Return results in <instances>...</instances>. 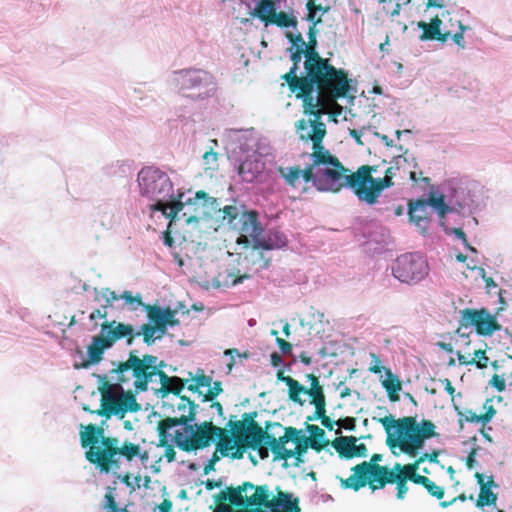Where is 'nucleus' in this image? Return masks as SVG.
Returning <instances> with one entry per match:
<instances>
[{"mask_svg":"<svg viewBox=\"0 0 512 512\" xmlns=\"http://www.w3.org/2000/svg\"><path fill=\"white\" fill-rule=\"evenodd\" d=\"M250 275L247 273L240 274L239 271H227L226 283L235 286L239 283H242L245 279H249Z\"/></svg>","mask_w":512,"mask_h":512,"instance_id":"47","label":"nucleus"},{"mask_svg":"<svg viewBox=\"0 0 512 512\" xmlns=\"http://www.w3.org/2000/svg\"><path fill=\"white\" fill-rule=\"evenodd\" d=\"M104 500V509H106L107 512L115 511L116 508H118L115 497L113 496L111 491L105 494Z\"/></svg>","mask_w":512,"mask_h":512,"instance_id":"56","label":"nucleus"},{"mask_svg":"<svg viewBox=\"0 0 512 512\" xmlns=\"http://www.w3.org/2000/svg\"><path fill=\"white\" fill-rule=\"evenodd\" d=\"M387 378L383 381V387L387 392H398L401 390V382L390 369H386Z\"/></svg>","mask_w":512,"mask_h":512,"instance_id":"41","label":"nucleus"},{"mask_svg":"<svg viewBox=\"0 0 512 512\" xmlns=\"http://www.w3.org/2000/svg\"><path fill=\"white\" fill-rule=\"evenodd\" d=\"M155 355L145 354L142 357L137 355L136 350H131L128 359L122 362V370H131L134 373L133 387L136 392H144L148 389L149 382L153 381L156 373Z\"/></svg>","mask_w":512,"mask_h":512,"instance_id":"13","label":"nucleus"},{"mask_svg":"<svg viewBox=\"0 0 512 512\" xmlns=\"http://www.w3.org/2000/svg\"><path fill=\"white\" fill-rule=\"evenodd\" d=\"M221 457H223V456L220 454V451H218L216 448L215 451L213 452L211 458L208 460V462L204 466V473L208 474L211 471L215 470V464L220 460Z\"/></svg>","mask_w":512,"mask_h":512,"instance_id":"53","label":"nucleus"},{"mask_svg":"<svg viewBox=\"0 0 512 512\" xmlns=\"http://www.w3.org/2000/svg\"><path fill=\"white\" fill-rule=\"evenodd\" d=\"M220 211L222 212L223 221H226L233 229L237 227L238 220L242 214L237 206L226 205Z\"/></svg>","mask_w":512,"mask_h":512,"instance_id":"37","label":"nucleus"},{"mask_svg":"<svg viewBox=\"0 0 512 512\" xmlns=\"http://www.w3.org/2000/svg\"><path fill=\"white\" fill-rule=\"evenodd\" d=\"M290 91L296 95L297 98H302L304 113L312 116L313 118L306 120L300 119L295 123L296 133L301 141H311L318 145L323 142L327 133L326 125L321 121V117L328 113V108L333 105L325 96L318 95L317 98L313 97V91H304V88L297 84L288 86Z\"/></svg>","mask_w":512,"mask_h":512,"instance_id":"8","label":"nucleus"},{"mask_svg":"<svg viewBox=\"0 0 512 512\" xmlns=\"http://www.w3.org/2000/svg\"><path fill=\"white\" fill-rule=\"evenodd\" d=\"M101 333L112 347L116 341L125 339L128 346L132 345L135 338L140 336V332H135L130 324L122 322L105 321L101 325Z\"/></svg>","mask_w":512,"mask_h":512,"instance_id":"20","label":"nucleus"},{"mask_svg":"<svg viewBox=\"0 0 512 512\" xmlns=\"http://www.w3.org/2000/svg\"><path fill=\"white\" fill-rule=\"evenodd\" d=\"M296 443V447L292 450V458L295 457L297 460V464L301 462V456L307 452L308 447H310L309 442L306 440L305 436H300L298 434V440L294 441Z\"/></svg>","mask_w":512,"mask_h":512,"instance_id":"43","label":"nucleus"},{"mask_svg":"<svg viewBox=\"0 0 512 512\" xmlns=\"http://www.w3.org/2000/svg\"><path fill=\"white\" fill-rule=\"evenodd\" d=\"M306 75L302 79L304 91L318 90V93L325 96L333 106L341 112V106L336 100L345 97L350 90V79L343 69H338L326 59L311 68L305 70Z\"/></svg>","mask_w":512,"mask_h":512,"instance_id":"7","label":"nucleus"},{"mask_svg":"<svg viewBox=\"0 0 512 512\" xmlns=\"http://www.w3.org/2000/svg\"><path fill=\"white\" fill-rule=\"evenodd\" d=\"M379 422L387 433V446L392 450L399 448L400 452L409 457L417 456L426 440L438 436L435 424L429 419L418 422L413 416L395 419L388 415L380 418Z\"/></svg>","mask_w":512,"mask_h":512,"instance_id":"5","label":"nucleus"},{"mask_svg":"<svg viewBox=\"0 0 512 512\" xmlns=\"http://www.w3.org/2000/svg\"><path fill=\"white\" fill-rule=\"evenodd\" d=\"M156 329L157 327H154L150 323L143 324L140 327L138 332L143 336V341L146 345L151 346L156 342V340H160L157 336Z\"/></svg>","mask_w":512,"mask_h":512,"instance_id":"39","label":"nucleus"},{"mask_svg":"<svg viewBox=\"0 0 512 512\" xmlns=\"http://www.w3.org/2000/svg\"><path fill=\"white\" fill-rule=\"evenodd\" d=\"M457 415L459 416L458 424L460 429H463L464 422L477 423L481 422V418H479V414L473 412L472 410L462 411L458 406H454Z\"/></svg>","mask_w":512,"mask_h":512,"instance_id":"40","label":"nucleus"},{"mask_svg":"<svg viewBox=\"0 0 512 512\" xmlns=\"http://www.w3.org/2000/svg\"><path fill=\"white\" fill-rule=\"evenodd\" d=\"M408 480L414 484H419V485H422L423 487H425V485L428 483L429 478L427 476L420 475L417 472V473L413 474L412 477Z\"/></svg>","mask_w":512,"mask_h":512,"instance_id":"64","label":"nucleus"},{"mask_svg":"<svg viewBox=\"0 0 512 512\" xmlns=\"http://www.w3.org/2000/svg\"><path fill=\"white\" fill-rule=\"evenodd\" d=\"M236 444L235 446H233L231 448V451L229 453L228 456H230L231 458L233 459H242L243 456H244V453L245 451L248 449V448H251L253 450L256 449V447L259 446V444L261 443V441H255L254 440H250V441H235Z\"/></svg>","mask_w":512,"mask_h":512,"instance_id":"35","label":"nucleus"},{"mask_svg":"<svg viewBox=\"0 0 512 512\" xmlns=\"http://www.w3.org/2000/svg\"><path fill=\"white\" fill-rule=\"evenodd\" d=\"M314 166L317 168V189L319 191L337 193L343 188L353 191L359 201L363 202V188L370 177V172H376L377 167L362 165L356 171L345 167L335 155L327 150L323 143H312Z\"/></svg>","mask_w":512,"mask_h":512,"instance_id":"2","label":"nucleus"},{"mask_svg":"<svg viewBox=\"0 0 512 512\" xmlns=\"http://www.w3.org/2000/svg\"><path fill=\"white\" fill-rule=\"evenodd\" d=\"M307 15L305 19L311 23L310 27L316 28L317 24L321 22V18H316V2L315 0H308L306 3Z\"/></svg>","mask_w":512,"mask_h":512,"instance_id":"46","label":"nucleus"},{"mask_svg":"<svg viewBox=\"0 0 512 512\" xmlns=\"http://www.w3.org/2000/svg\"><path fill=\"white\" fill-rule=\"evenodd\" d=\"M272 426L281 427V424L277 422H267L265 427L266 435H264V437L261 439V443H264L265 445H268L270 447L271 451L274 454L275 460H288L292 458V450L286 449L284 446L280 445L276 441V438L267 432V429H269Z\"/></svg>","mask_w":512,"mask_h":512,"instance_id":"27","label":"nucleus"},{"mask_svg":"<svg viewBox=\"0 0 512 512\" xmlns=\"http://www.w3.org/2000/svg\"><path fill=\"white\" fill-rule=\"evenodd\" d=\"M439 452L434 450L431 453H423L421 456H419L417 459L420 461V464H422L424 461L428 460L429 462H436L438 458Z\"/></svg>","mask_w":512,"mask_h":512,"instance_id":"62","label":"nucleus"},{"mask_svg":"<svg viewBox=\"0 0 512 512\" xmlns=\"http://www.w3.org/2000/svg\"><path fill=\"white\" fill-rule=\"evenodd\" d=\"M256 412L244 413L242 420L229 419L225 428L216 426L212 421H203L196 431L193 441L186 444L191 449H204L215 443L222 456H228L235 441H261L266 435L255 420Z\"/></svg>","mask_w":512,"mask_h":512,"instance_id":"3","label":"nucleus"},{"mask_svg":"<svg viewBox=\"0 0 512 512\" xmlns=\"http://www.w3.org/2000/svg\"><path fill=\"white\" fill-rule=\"evenodd\" d=\"M111 348L102 333L92 338L91 344L87 347L88 358L80 364H75L76 369H86L103 359L104 351Z\"/></svg>","mask_w":512,"mask_h":512,"instance_id":"22","label":"nucleus"},{"mask_svg":"<svg viewBox=\"0 0 512 512\" xmlns=\"http://www.w3.org/2000/svg\"><path fill=\"white\" fill-rule=\"evenodd\" d=\"M300 431L294 427H286L284 435L280 436L279 438H276V441L285 447L286 443L289 441H297L298 440V434Z\"/></svg>","mask_w":512,"mask_h":512,"instance_id":"45","label":"nucleus"},{"mask_svg":"<svg viewBox=\"0 0 512 512\" xmlns=\"http://www.w3.org/2000/svg\"><path fill=\"white\" fill-rule=\"evenodd\" d=\"M138 183L142 195L156 200L157 204L155 209L163 211L167 217L174 219L178 213L184 209L185 205L194 206L193 215L183 213V216H186L187 223H191L199 219V214L201 213L199 211V200H203L205 202H208L209 200L215 201V199L209 197L208 193L200 190L195 193L194 198H189L185 203L180 199L173 200L168 203L162 202V199L169 196L172 192V183L166 173L153 167L141 169L138 174Z\"/></svg>","mask_w":512,"mask_h":512,"instance_id":"4","label":"nucleus"},{"mask_svg":"<svg viewBox=\"0 0 512 512\" xmlns=\"http://www.w3.org/2000/svg\"><path fill=\"white\" fill-rule=\"evenodd\" d=\"M285 36L291 42L292 46H295V48H304L305 40L301 33L293 34L291 32H286Z\"/></svg>","mask_w":512,"mask_h":512,"instance_id":"51","label":"nucleus"},{"mask_svg":"<svg viewBox=\"0 0 512 512\" xmlns=\"http://www.w3.org/2000/svg\"><path fill=\"white\" fill-rule=\"evenodd\" d=\"M234 229L240 233L236 242L248 247L251 239L253 241L252 253H256L260 258H263L261 249L271 250L273 248L271 244L258 239L262 228L258 222V213L256 211L243 212L238 220L237 227Z\"/></svg>","mask_w":512,"mask_h":512,"instance_id":"14","label":"nucleus"},{"mask_svg":"<svg viewBox=\"0 0 512 512\" xmlns=\"http://www.w3.org/2000/svg\"><path fill=\"white\" fill-rule=\"evenodd\" d=\"M408 481V479L394 473V471L391 470L380 482H377V485L371 489V492L384 489L387 484L395 483L396 498L398 500H403L409 490Z\"/></svg>","mask_w":512,"mask_h":512,"instance_id":"25","label":"nucleus"},{"mask_svg":"<svg viewBox=\"0 0 512 512\" xmlns=\"http://www.w3.org/2000/svg\"><path fill=\"white\" fill-rule=\"evenodd\" d=\"M193 381H195L198 385V388L202 387H210L212 383V378L210 376L205 375L204 373H201L199 375H196L193 378Z\"/></svg>","mask_w":512,"mask_h":512,"instance_id":"57","label":"nucleus"},{"mask_svg":"<svg viewBox=\"0 0 512 512\" xmlns=\"http://www.w3.org/2000/svg\"><path fill=\"white\" fill-rule=\"evenodd\" d=\"M277 12L275 0H263L258 2L252 11V15L265 23L273 14Z\"/></svg>","mask_w":512,"mask_h":512,"instance_id":"33","label":"nucleus"},{"mask_svg":"<svg viewBox=\"0 0 512 512\" xmlns=\"http://www.w3.org/2000/svg\"><path fill=\"white\" fill-rule=\"evenodd\" d=\"M311 160L312 163L304 170H301V178H303L306 183L312 182L317 188V168L314 166V159Z\"/></svg>","mask_w":512,"mask_h":512,"instance_id":"44","label":"nucleus"},{"mask_svg":"<svg viewBox=\"0 0 512 512\" xmlns=\"http://www.w3.org/2000/svg\"><path fill=\"white\" fill-rule=\"evenodd\" d=\"M478 452V447H474L470 450L467 458H466V466L468 469H472L475 466L476 463V454Z\"/></svg>","mask_w":512,"mask_h":512,"instance_id":"63","label":"nucleus"},{"mask_svg":"<svg viewBox=\"0 0 512 512\" xmlns=\"http://www.w3.org/2000/svg\"><path fill=\"white\" fill-rule=\"evenodd\" d=\"M310 436L306 437V440L309 442L310 447L320 452L325 446L329 444V440H325V431L321 429L319 426L314 424H307L306 427Z\"/></svg>","mask_w":512,"mask_h":512,"instance_id":"31","label":"nucleus"},{"mask_svg":"<svg viewBox=\"0 0 512 512\" xmlns=\"http://www.w3.org/2000/svg\"><path fill=\"white\" fill-rule=\"evenodd\" d=\"M406 162L404 156L396 157L394 164L385 170V175L382 178H374L372 176L374 172H370V177H368V181H366L363 188V202L369 205L376 204L382 191L394 185L393 178L398 175L402 164Z\"/></svg>","mask_w":512,"mask_h":512,"instance_id":"17","label":"nucleus"},{"mask_svg":"<svg viewBox=\"0 0 512 512\" xmlns=\"http://www.w3.org/2000/svg\"><path fill=\"white\" fill-rule=\"evenodd\" d=\"M215 500H216L217 506H216L214 512H235L232 510L230 505L226 504V502H229L228 500L221 499V492L215 496Z\"/></svg>","mask_w":512,"mask_h":512,"instance_id":"55","label":"nucleus"},{"mask_svg":"<svg viewBox=\"0 0 512 512\" xmlns=\"http://www.w3.org/2000/svg\"><path fill=\"white\" fill-rule=\"evenodd\" d=\"M221 499L228 500L233 506H259L270 512H301L299 499L277 487V494L272 495L268 485H254L243 482L237 487H227L221 491Z\"/></svg>","mask_w":512,"mask_h":512,"instance_id":"6","label":"nucleus"},{"mask_svg":"<svg viewBox=\"0 0 512 512\" xmlns=\"http://www.w3.org/2000/svg\"><path fill=\"white\" fill-rule=\"evenodd\" d=\"M457 30L453 31L443 25V21L435 16L429 23L424 21L418 22V27L422 30L420 40H437L442 43L446 42L449 37H452L455 44L460 48H465L464 31L465 27L459 20H456Z\"/></svg>","mask_w":512,"mask_h":512,"instance_id":"15","label":"nucleus"},{"mask_svg":"<svg viewBox=\"0 0 512 512\" xmlns=\"http://www.w3.org/2000/svg\"><path fill=\"white\" fill-rule=\"evenodd\" d=\"M307 379L310 381V388L308 391V396L310 397V403L315 407V412L313 416H308V421H313L316 419H320L322 425L332 430L335 422H332L331 419L326 415V398L324 394V390L322 385L320 384L319 378L310 373L306 375Z\"/></svg>","mask_w":512,"mask_h":512,"instance_id":"18","label":"nucleus"},{"mask_svg":"<svg viewBox=\"0 0 512 512\" xmlns=\"http://www.w3.org/2000/svg\"><path fill=\"white\" fill-rule=\"evenodd\" d=\"M276 343L280 350L284 354H290L292 352V344L284 340L283 338L276 337Z\"/></svg>","mask_w":512,"mask_h":512,"instance_id":"61","label":"nucleus"},{"mask_svg":"<svg viewBox=\"0 0 512 512\" xmlns=\"http://www.w3.org/2000/svg\"><path fill=\"white\" fill-rule=\"evenodd\" d=\"M408 214L410 220L418 227L425 229L429 221V207H432L440 218H444L451 211L446 204L444 195L430 194L428 199H418L409 203Z\"/></svg>","mask_w":512,"mask_h":512,"instance_id":"16","label":"nucleus"},{"mask_svg":"<svg viewBox=\"0 0 512 512\" xmlns=\"http://www.w3.org/2000/svg\"><path fill=\"white\" fill-rule=\"evenodd\" d=\"M178 415L174 417H166L158 423H166L171 421L170 428H176L173 433L174 444L184 452H194L198 449H191L186 444L193 441L195 434L200 429V424H192L197 415L198 405L189 397L182 395L176 405Z\"/></svg>","mask_w":512,"mask_h":512,"instance_id":"10","label":"nucleus"},{"mask_svg":"<svg viewBox=\"0 0 512 512\" xmlns=\"http://www.w3.org/2000/svg\"><path fill=\"white\" fill-rule=\"evenodd\" d=\"M102 427L88 424L80 432V442L85 451L86 460L101 473L115 472L121 468V458L131 462L136 457L147 459V452L141 455V447L130 441L120 443L117 437L104 436Z\"/></svg>","mask_w":512,"mask_h":512,"instance_id":"1","label":"nucleus"},{"mask_svg":"<svg viewBox=\"0 0 512 512\" xmlns=\"http://www.w3.org/2000/svg\"><path fill=\"white\" fill-rule=\"evenodd\" d=\"M157 423V433H158V447L165 448L164 456L168 462H173L176 459V452L174 446L170 443L173 442V435L171 433L172 428H170V423Z\"/></svg>","mask_w":512,"mask_h":512,"instance_id":"24","label":"nucleus"},{"mask_svg":"<svg viewBox=\"0 0 512 512\" xmlns=\"http://www.w3.org/2000/svg\"><path fill=\"white\" fill-rule=\"evenodd\" d=\"M207 393L203 395L202 401H212L215 397H217L222 391L221 382L216 381L214 382L213 386L208 387Z\"/></svg>","mask_w":512,"mask_h":512,"instance_id":"50","label":"nucleus"},{"mask_svg":"<svg viewBox=\"0 0 512 512\" xmlns=\"http://www.w3.org/2000/svg\"><path fill=\"white\" fill-rule=\"evenodd\" d=\"M147 316L152 323L151 325H156L159 323H164V309L159 306H146Z\"/></svg>","mask_w":512,"mask_h":512,"instance_id":"42","label":"nucleus"},{"mask_svg":"<svg viewBox=\"0 0 512 512\" xmlns=\"http://www.w3.org/2000/svg\"><path fill=\"white\" fill-rule=\"evenodd\" d=\"M453 232H454V234H455V236H456L457 238H459V239H461V240L463 241V243H464V245H465V247H466L467 249H469V250H471V251H473V252H475V251H476V250H475V248H474V247H472V246L469 244V242H468V240H467V237H466V234H465V232H464L461 228H455V229L453 230Z\"/></svg>","mask_w":512,"mask_h":512,"instance_id":"60","label":"nucleus"},{"mask_svg":"<svg viewBox=\"0 0 512 512\" xmlns=\"http://www.w3.org/2000/svg\"><path fill=\"white\" fill-rule=\"evenodd\" d=\"M420 466V461L416 459L414 462L402 465L400 463H395L394 466L391 468V470L394 471V473L406 478L410 479L413 474L418 472Z\"/></svg>","mask_w":512,"mask_h":512,"instance_id":"36","label":"nucleus"},{"mask_svg":"<svg viewBox=\"0 0 512 512\" xmlns=\"http://www.w3.org/2000/svg\"><path fill=\"white\" fill-rule=\"evenodd\" d=\"M289 51H291L290 59L293 62L292 67L290 70L281 76V78L287 83L288 86H296L297 84H300L302 86V79L303 76L299 77L297 75L299 64L302 59V55H304V50L300 48H289Z\"/></svg>","mask_w":512,"mask_h":512,"instance_id":"28","label":"nucleus"},{"mask_svg":"<svg viewBox=\"0 0 512 512\" xmlns=\"http://www.w3.org/2000/svg\"><path fill=\"white\" fill-rule=\"evenodd\" d=\"M107 314H108V312H107V305H104V306H102L100 308H97L94 311H92L90 313V315H89V319L91 321H96L98 318H101V319L106 318Z\"/></svg>","mask_w":512,"mask_h":512,"instance_id":"58","label":"nucleus"},{"mask_svg":"<svg viewBox=\"0 0 512 512\" xmlns=\"http://www.w3.org/2000/svg\"><path fill=\"white\" fill-rule=\"evenodd\" d=\"M187 382L188 379H182L177 376H168L167 374H162L159 392L163 397L167 396L168 394H174L180 397V393L185 388Z\"/></svg>","mask_w":512,"mask_h":512,"instance_id":"29","label":"nucleus"},{"mask_svg":"<svg viewBox=\"0 0 512 512\" xmlns=\"http://www.w3.org/2000/svg\"><path fill=\"white\" fill-rule=\"evenodd\" d=\"M276 378L278 381L285 383L288 387V397L289 399L299 405H303L305 401L301 398V394H307L309 388L307 389L301 383L290 376H286L284 374L283 369H279L276 373Z\"/></svg>","mask_w":512,"mask_h":512,"instance_id":"23","label":"nucleus"},{"mask_svg":"<svg viewBox=\"0 0 512 512\" xmlns=\"http://www.w3.org/2000/svg\"><path fill=\"white\" fill-rule=\"evenodd\" d=\"M462 320L464 325H472L475 327L479 335L489 336L501 329V325L497 322L495 316L485 309H465L462 312Z\"/></svg>","mask_w":512,"mask_h":512,"instance_id":"19","label":"nucleus"},{"mask_svg":"<svg viewBox=\"0 0 512 512\" xmlns=\"http://www.w3.org/2000/svg\"><path fill=\"white\" fill-rule=\"evenodd\" d=\"M332 446L339 457L352 459L355 457H365L367 455V446L364 443L357 444V438L354 436H341L333 440Z\"/></svg>","mask_w":512,"mask_h":512,"instance_id":"21","label":"nucleus"},{"mask_svg":"<svg viewBox=\"0 0 512 512\" xmlns=\"http://www.w3.org/2000/svg\"><path fill=\"white\" fill-rule=\"evenodd\" d=\"M97 378L101 394L100 408L90 410L88 406H83L84 411L110 418L112 415L124 416L127 412H137L141 409L130 388L124 392L122 386L110 383L105 375H97Z\"/></svg>","mask_w":512,"mask_h":512,"instance_id":"9","label":"nucleus"},{"mask_svg":"<svg viewBox=\"0 0 512 512\" xmlns=\"http://www.w3.org/2000/svg\"><path fill=\"white\" fill-rule=\"evenodd\" d=\"M285 180L291 186H296L301 178V169L299 167H290L288 173L284 175Z\"/></svg>","mask_w":512,"mask_h":512,"instance_id":"49","label":"nucleus"},{"mask_svg":"<svg viewBox=\"0 0 512 512\" xmlns=\"http://www.w3.org/2000/svg\"><path fill=\"white\" fill-rule=\"evenodd\" d=\"M428 493L437 498L438 500H441L444 497L445 491L444 488L441 486H438L435 482L432 480H428V483L424 487Z\"/></svg>","mask_w":512,"mask_h":512,"instance_id":"48","label":"nucleus"},{"mask_svg":"<svg viewBox=\"0 0 512 512\" xmlns=\"http://www.w3.org/2000/svg\"><path fill=\"white\" fill-rule=\"evenodd\" d=\"M473 358H476V362H474V364L478 367V368H486L487 365H488V357L486 356V353L484 350H476L474 352V357Z\"/></svg>","mask_w":512,"mask_h":512,"instance_id":"54","label":"nucleus"},{"mask_svg":"<svg viewBox=\"0 0 512 512\" xmlns=\"http://www.w3.org/2000/svg\"><path fill=\"white\" fill-rule=\"evenodd\" d=\"M176 311L167 307L164 309V324L167 326H177L179 325V320L175 317Z\"/></svg>","mask_w":512,"mask_h":512,"instance_id":"52","label":"nucleus"},{"mask_svg":"<svg viewBox=\"0 0 512 512\" xmlns=\"http://www.w3.org/2000/svg\"><path fill=\"white\" fill-rule=\"evenodd\" d=\"M297 24V18L292 13H286L284 11L276 12L264 23L266 27L269 25H276L280 28H296Z\"/></svg>","mask_w":512,"mask_h":512,"instance_id":"32","label":"nucleus"},{"mask_svg":"<svg viewBox=\"0 0 512 512\" xmlns=\"http://www.w3.org/2000/svg\"><path fill=\"white\" fill-rule=\"evenodd\" d=\"M429 273L426 259L419 253H405L396 258L392 274L402 283L416 284Z\"/></svg>","mask_w":512,"mask_h":512,"instance_id":"12","label":"nucleus"},{"mask_svg":"<svg viewBox=\"0 0 512 512\" xmlns=\"http://www.w3.org/2000/svg\"><path fill=\"white\" fill-rule=\"evenodd\" d=\"M495 414H496V409L494 408L493 405H489L486 408L485 413L479 414V418H481V422L483 424H486L492 420V418L495 416Z\"/></svg>","mask_w":512,"mask_h":512,"instance_id":"59","label":"nucleus"},{"mask_svg":"<svg viewBox=\"0 0 512 512\" xmlns=\"http://www.w3.org/2000/svg\"><path fill=\"white\" fill-rule=\"evenodd\" d=\"M122 362H119L117 367L111 371V373H114L116 383L120 386L129 385L130 383L133 384L134 381V373L131 370L128 371H121L122 369Z\"/></svg>","mask_w":512,"mask_h":512,"instance_id":"38","label":"nucleus"},{"mask_svg":"<svg viewBox=\"0 0 512 512\" xmlns=\"http://www.w3.org/2000/svg\"><path fill=\"white\" fill-rule=\"evenodd\" d=\"M381 460V454H373L370 461H363L352 467V474L348 478H339L341 487L359 491L368 486L371 490L391 471V468L378 463Z\"/></svg>","mask_w":512,"mask_h":512,"instance_id":"11","label":"nucleus"},{"mask_svg":"<svg viewBox=\"0 0 512 512\" xmlns=\"http://www.w3.org/2000/svg\"><path fill=\"white\" fill-rule=\"evenodd\" d=\"M475 478L480 487V492L476 499L475 505L479 508L495 505L497 501V494L492 492L491 488H488L484 485V475L476 472Z\"/></svg>","mask_w":512,"mask_h":512,"instance_id":"30","label":"nucleus"},{"mask_svg":"<svg viewBox=\"0 0 512 512\" xmlns=\"http://www.w3.org/2000/svg\"><path fill=\"white\" fill-rule=\"evenodd\" d=\"M317 48V39H316V30L314 27H309L308 31V42H305L304 45V69L307 70L311 68L313 65H316L327 58H323L319 55V53L316 50Z\"/></svg>","mask_w":512,"mask_h":512,"instance_id":"26","label":"nucleus"},{"mask_svg":"<svg viewBox=\"0 0 512 512\" xmlns=\"http://www.w3.org/2000/svg\"><path fill=\"white\" fill-rule=\"evenodd\" d=\"M205 75L202 71H187L181 75L180 85L181 89H192L201 85L203 76Z\"/></svg>","mask_w":512,"mask_h":512,"instance_id":"34","label":"nucleus"}]
</instances>
